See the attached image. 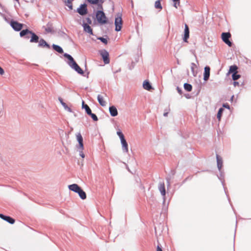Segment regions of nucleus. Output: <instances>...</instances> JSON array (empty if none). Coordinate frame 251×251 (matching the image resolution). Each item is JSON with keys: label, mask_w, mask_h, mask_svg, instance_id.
<instances>
[{"label": "nucleus", "mask_w": 251, "mask_h": 251, "mask_svg": "<svg viewBox=\"0 0 251 251\" xmlns=\"http://www.w3.org/2000/svg\"><path fill=\"white\" fill-rule=\"evenodd\" d=\"M83 150H78V151H79L80 156H81L82 158H84L85 157V155H84V153L83 152Z\"/></svg>", "instance_id": "c9c22d12"}, {"label": "nucleus", "mask_w": 251, "mask_h": 251, "mask_svg": "<svg viewBox=\"0 0 251 251\" xmlns=\"http://www.w3.org/2000/svg\"><path fill=\"white\" fill-rule=\"evenodd\" d=\"M85 109V111H86V112L87 113V114L88 115L89 114H90L91 112V109L90 108V107L88 106V105H86L85 106H84V108Z\"/></svg>", "instance_id": "2f4dec72"}, {"label": "nucleus", "mask_w": 251, "mask_h": 251, "mask_svg": "<svg viewBox=\"0 0 251 251\" xmlns=\"http://www.w3.org/2000/svg\"><path fill=\"white\" fill-rule=\"evenodd\" d=\"M0 218H1L2 219L7 221V222H8L9 223L11 224H13L15 221L14 219H13L12 218L9 217V216H5L2 214H0Z\"/></svg>", "instance_id": "9b49d317"}, {"label": "nucleus", "mask_w": 251, "mask_h": 251, "mask_svg": "<svg viewBox=\"0 0 251 251\" xmlns=\"http://www.w3.org/2000/svg\"><path fill=\"white\" fill-rule=\"evenodd\" d=\"M177 90H178V92L179 93V94H181V90H180L178 87H177Z\"/></svg>", "instance_id": "79ce46f5"}, {"label": "nucleus", "mask_w": 251, "mask_h": 251, "mask_svg": "<svg viewBox=\"0 0 251 251\" xmlns=\"http://www.w3.org/2000/svg\"><path fill=\"white\" fill-rule=\"evenodd\" d=\"M237 67L236 66V65H232V66H231L230 67V68H229V71H228V73L229 74H230V73H237Z\"/></svg>", "instance_id": "5701e85b"}, {"label": "nucleus", "mask_w": 251, "mask_h": 251, "mask_svg": "<svg viewBox=\"0 0 251 251\" xmlns=\"http://www.w3.org/2000/svg\"><path fill=\"white\" fill-rule=\"evenodd\" d=\"M184 88L188 92L191 91L192 89V85L190 84L186 83L184 84Z\"/></svg>", "instance_id": "bb28decb"}, {"label": "nucleus", "mask_w": 251, "mask_h": 251, "mask_svg": "<svg viewBox=\"0 0 251 251\" xmlns=\"http://www.w3.org/2000/svg\"><path fill=\"white\" fill-rule=\"evenodd\" d=\"M121 143L123 146V148L124 150H125V152H128V145H127V143L126 139H125V137L122 139H121Z\"/></svg>", "instance_id": "aec40b11"}, {"label": "nucleus", "mask_w": 251, "mask_h": 251, "mask_svg": "<svg viewBox=\"0 0 251 251\" xmlns=\"http://www.w3.org/2000/svg\"><path fill=\"white\" fill-rule=\"evenodd\" d=\"M173 1L175 2L174 6L176 8L178 7V6L180 5V0H173Z\"/></svg>", "instance_id": "7c9ffc66"}, {"label": "nucleus", "mask_w": 251, "mask_h": 251, "mask_svg": "<svg viewBox=\"0 0 251 251\" xmlns=\"http://www.w3.org/2000/svg\"><path fill=\"white\" fill-rule=\"evenodd\" d=\"M156 251H163L159 246H157Z\"/></svg>", "instance_id": "ea45409f"}, {"label": "nucleus", "mask_w": 251, "mask_h": 251, "mask_svg": "<svg viewBox=\"0 0 251 251\" xmlns=\"http://www.w3.org/2000/svg\"><path fill=\"white\" fill-rule=\"evenodd\" d=\"M45 30L47 32L49 33L52 31V27L50 26H49V25H48V27L45 28Z\"/></svg>", "instance_id": "72a5a7b5"}, {"label": "nucleus", "mask_w": 251, "mask_h": 251, "mask_svg": "<svg viewBox=\"0 0 251 251\" xmlns=\"http://www.w3.org/2000/svg\"><path fill=\"white\" fill-rule=\"evenodd\" d=\"M143 87L145 89L147 90H150L151 89V86L148 81H144L143 83Z\"/></svg>", "instance_id": "412c9836"}, {"label": "nucleus", "mask_w": 251, "mask_h": 251, "mask_svg": "<svg viewBox=\"0 0 251 251\" xmlns=\"http://www.w3.org/2000/svg\"><path fill=\"white\" fill-rule=\"evenodd\" d=\"M77 12L81 15H84L87 13V5L85 4H81L77 10Z\"/></svg>", "instance_id": "6e6552de"}, {"label": "nucleus", "mask_w": 251, "mask_h": 251, "mask_svg": "<svg viewBox=\"0 0 251 251\" xmlns=\"http://www.w3.org/2000/svg\"><path fill=\"white\" fill-rule=\"evenodd\" d=\"M100 54L102 57L104 63L106 64H109L110 60L108 52L105 50H102L100 51Z\"/></svg>", "instance_id": "423d86ee"}, {"label": "nucleus", "mask_w": 251, "mask_h": 251, "mask_svg": "<svg viewBox=\"0 0 251 251\" xmlns=\"http://www.w3.org/2000/svg\"><path fill=\"white\" fill-rule=\"evenodd\" d=\"M86 104H85L84 101H82V107L84 108V106H85Z\"/></svg>", "instance_id": "c03bdc74"}, {"label": "nucleus", "mask_w": 251, "mask_h": 251, "mask_svg": "<svg viewBox=\"0 0 251 251\" xmlns=\"http://www.w3.org/2000/svg\"><path fill=\"white\" fill-rule=\"evenodd\" d=\"M217 161L218 167L219 169H221L222 167V160L218 155H217Z\"/></svg>", "instance_id": "a878e982"}, {"label": "nucleus", "mask_w": 251, "mask_h": 251, "mask_svg": "<svg viewBox=\"0 0 251 251\" xmlns=\"http://www.w3.org/2000/svg\"><path fill=\"white\" fill-rule=\"evenodd\" d=\"M10 25L12 27V28L16 30V31H20L21 30L23 26V25L22 24H20L16 21H12L10 23Z\"/></svg>", "instance_id": "0eeeda50"}, {"label": "nucleus", "mask_w": 251, "mask_h": 251, "mask_svg": "<svg viewBox=\"0 0 251 251\" xmlns=\"http://www.w3.org/2000/svg\"><path fill=\"white\" fill-rule=\"evenodd\" d=\"M98 100L100 105L105 106L106 104V102L104 100V98L103 96L99 95L98 96Z\"/></svg>", "instance_id": "dca6fc26"}, {"label": "nucleus", "mask_w": 251, "mask_h": 251, "mask_svg": "<svg viewBox=\"0 0 251 251\" xmlns=\"http://www.w3.org/2000/svg\"><path fill=\"white\" fill-rule=\"evenodd\" d=\"M77 140L79 143V145L77 147L78 150H83L84 146L83 143V138L80 133L76 135Z\"/></svg>", "instance_id": "1a4fd4ad"}, {"label": "nucleus", "mask_w": 251, "mask_h": 251, "mask_svg": "<svg viewBox=\"0 0 251 251\" xmlns=\"http://www.w3.org/2000/svg\"><path fill=\"white\" fill-rule=\"evenodd\" d=\"M109 112L111 115L115 117L118 115V111L116 107L112 106L109 107Z\"/></svg>", "instance_id": "6ab92c4d"}, {"label": "nucleus", "mask_w": 251, "mask_h": 251, "mask_svg": "<svg viewBox=\"0 0 251 251\" xmlns=\"http://www.w3.org/2000/svg\"><path fill=\"white\" fill-rule=\"evenodd\" d=\"M123 25V21L121 14H119L115 20V30L119 31L121 30Z\"/></svg>", "instance_id": "39448f33"}, {"label": "nucleus", "mask_w": 251, "mask_h": 251, "mask_svg": "<svg viewBox=\"0 0 251 251\" xmlns=\"http://www.w3.org/2000/svg\"><path fill=\"white\" fill-rule=\"evenodd\" d=\"M59 100L61 103L63 102L61 99H59Z\"/></svg>", "instance_id": "09e8293b"}, {"label": "nucleus", "mask_w": 251, "mask_h": 251, "mask_svg": "<svg viewBox=\"0 0 251 251\" xmlns=\"http://www.w3.org/2000/svg\"><path fill=\"white\" fill-rule=\"evenodd\" d=\"M223 107H226V108L229 109V106L228 104L226 103L223 104Z\"/></svg>", "instance_id": "58836bf2"}, {"label": "nucleus", "mask_w": 251, "mask_h": 251, "mask_svg": "<svg viewBox=\"0 0 251 251\" xmlns=\"http://www.w3.org/2000/svg\"><path fill=\"white\" fill-rule=\"evenodd\" d=\"M64 56L69 60L68 63L72 68L74 69L76 72L80 75H83L84 74L83 70L75 62L72 56L67 53H65Z\"/></svg>", "instance_id": "f257e3e1"}, {"label": "nucleus", "mask_w": 251, "mask_h": 251, "mask_svg": "<svg viewBox=\"0 0 251 251\" xmlns=\"http://www.w3.org/2000/svg\"><path fill=\"white\" fill-rule=\"evenodd\" d=\"M87 22L89 23V24H91V20H90V18H87Z\"/></svg>", "instance_id": "a19ab883"}, {"label": "nucleus", "mask_w": 251, "mask_h": 251, "mask_svg": "<svg viewBox=\"0 0 251 251\" xmlns=\"http://www.w3.org/2000/svg\"><path fill=\"white\" fill-rule=\"evenodd\" d=\"M61 104H62V105L63 106H66V104L65 102H63Z\"/></svg>", "instance_id": "de8ad7c7"}, {"label": "nucleus", "mask_w": 251, "mask_h": 251, "mask_svg": "<svg viewBox=\"0 0 251 251\" xmlns=\"http://www.w3.org/2000/svg\"><path fill=\"white\" fill-rule=\"evenodd\" d=\"M238 84H239V83H238V82H235H235H234V86H236V85H238Z\"/></svg>", "instance_id": "49530a36"}, {"label": "nucleus", "mask_w": 251, "mask_h": 251, "mask_svg": "<svg viewBox=\"0 0 251 251\" xmlns=\"http://www.w3.org/2000/svg\"><path fill=\"white\" fill-rule=\"evenodd\" d=\"M39 44L38 46L42 48L46 47L48 49L50 48V45L46 42L45 40L43 39H41L40 41H38Z\"/></svg>", "instance_id": "2eb2a0df"}, {"label": "nucleus", "mask_w": 251, "mask_h": 251, "mask_svg": "<svg viewBox=\"0 0 251 251\" xmlns=\"http://www.w3.org/2000/svg\"><path fill=\"white\" fill-rule=\"evenodd\" d=\"M91 4H97L99 8L102 9V3L104 2V0H87Z\"/></svg>", "instance_id": "9d476101"}, {"label": "nucleus", "mask_w": 251, "mask_h": 251, "mask_svg": "<svg viewBox=\"0 0 251 251\" xmlns=\"http://www.w3.org/2000/svg\"><path fill=\"white\" fill-rule=\"evenodd\" d=\"M53 49L59 53H62L63 52L62 49L59 46L53 45L52 46Z\"/></svg>", "instance_id": "b1692460"}, {"label": "nucleus", "mask_w": 251, "mask_h": 251, "mask_svg": "<svg viewBox=\"0 0 251 251\" xmlns=\"http://www.w3.org/2000/svg\"><path fill=\"white\" fill-rule=\"evenodd\" d=\"M30 31H31L27 29L23 30L20 33V36L21 37H23V36H24L26 35L27 34H29V33H30Z\"/></svg>", "instance_id": "393cba45"}, {"label": "nucleus", "mask_w": 251, "mask_h": 251, "mask_svg": "<svg viewBox=\"0 0 251 251\" xmlns=\"http://www.w3.org/2000/svg\"><path fill=\"white\" fill-rule=\"evenodd\" d=\"M189 37V29L188 26L185 24V29H184V35L183 37V41L187 43L188 42V39Z\"/></svg>", "instance_id": "f8f14e48"}, {"label": "nucleus", "mask_w": 251, "mask_h": 251, "mask_svg": "<svg viewBox=\"0 0 251 251\" xmlns=\"http://www.w3.org/2000/svg\"><path fill=\"white\" fill-rule=\"evenodd\" d=\"M98 39L100 40L102 43H103L105 45L107 44V40L105 38H104L103 37H99L98 38Z\"/></svg>", "instance_id": "473e14b6"}, {"label": "nucleus", "mask_w": 251, "mask_h": 251, "mask_svg": "<svg viewBox=\"0 0 251 251\" xmlns=\"http://www.w3.org/2000/svg\"><path fill=\"white\" fill-rule=\"evenodd\" d=\"M232 79L234 80H237L240 77V75H238L237 74V73H233L232 74Z\"/></svg>", "instance_id": "c85d7f7f"}, {"label": "nucleus", "mask_w": 251, "mask_h": 251, "mask_svg": "<svg viewBox=\"0 0 251 251\" xmlns=\"http://www.w3.org/2000/svg\"><path fill=\"white\" fill-rule=\"evenodd\" d=\"M31 35V39L30 42L31 43H37L39 41V37L34 32L30 31L29 33Z\"/></svg>", "instance_id": "ddd939ff"}, {"label": "nucleus", "mask_w": 251, "mask_h": 251, "mask_svg": "<svg viewBox=\"0 0 251 251\" xmlns=\"http://www.w3.org/2000/svg\"><path fill=\"white\" fill-rule=\"evenodd\" d=\"M64 108H65L66 110H67L68 111H69V112H71V111H72L70 107H69L67 106V104H66V106H64Z\"/></svg>", "instance_id": "4c0bfd02"}, {"label": "nucleus", "mask_w": 251, "mask_h": 251, "mask_svg": "<svg viewBox=\"0 0 251 251\" xmlns=\"http://www.w3.org/2000/svg\"><path fill=\"white\" fill-rule=\"evenodd\" d=\"M158 189L161 192L162 196H165L166 194L165 187L164 182L160 183L158 186Z\"/></svg>", "instance_id": "f3484780"}, {"label": "nucleus", "mask_w": 251, "mask_h": 251, "mask_svg": "<svg viewBox=\"0 0 251 251\" xmlns=\"http://www.w3.org/2000/svg\"><path fill=\"white\" fill-rule=\"evenodd\" d=\"M84 30L91 35H93V30L90 26L87 24H84L83 25Z\"/></svg>", "instance_id": "a211bd4d"}, {"label": "nucleus", "mask_w": 251, "mask_h": 251, "mask_svg": "<svg viewBox=\"0 0 251 251\" xmlns=\"http://www.w3.org/2000/svg\"><path fill=\"white\" fill-rule=\"evenodd\" d=\"M4 73L3 69L0 66V75H2Z\"/></svg>", "instance_id": "e433bc0d"}, {"label": "nucleus", "mask_w": 251, "mask_h": 251, "mask_svg": "<svg viewBox=\"0 0 251 251\" xmlns=\"http://www.w3.org/2000/svg\"><path fill=\"white\" fill-rule=\"evenodd\" d=\"M210 67L208 66H206L204 68V80H207L210 76Z\"/></svg>", "instance_id": "4468645a"}, {"label": "nucleus", "mask_w": 251, "mask_h": 251, "mask_svg": "<svg viewBox=\"0 0 251 251\" xmlns=\"http://www.w3.org/2000/svg\"><path fill=\"white\" fill-rule=\"evenodd\" d=\"M88 115L91 117L94 121H97L98 120L97 116L95 114L92 113V112Z\"/></svg>", "instance_id": "c756f323"}, {"label": "nucleus", "mask_w": 251, "mask_h": 251, "mask_svg": "<svg viewBox=\"0 0 251 251\" xmlns=\"http://www.w3.org/2000/svg\"><path fill=\"white\" fill-rule=\"evenodd\" d=\"M231 34L229 32H223L221 34V38L223 42L229 47H231L232 43L229 41L231 38Z\"/></svg>", "instance_id": "20e7f679"}, {"label": "nucleus", "mask_w": 251, "mask_h": 251, "mask_svg": "<svg viewBox=\"0 0 251 251\" xmlns=\"http://www.w3.org/2000/svg\"><path fill=\"white\" fill-rule=\"evenodd\" d=\"M223 110H224L223 108H221L219 109V110L218 111V112L217 114V118L219 120H220V119H221Z\"/></svg>", "instance_id": "cd10ccee"}, {"label": "nucleus", "mask_w": 251, "mask_h": 251, "mask_svg": "<svg viewBox=\"0 0 251 251\" xmlns=\"http://www.w3.org/2000/svg\"><path fill=\"white\" fill-rule=\"evenodd\" d=\"M29 34H27L26 35H25V38H26V39H29L30 38V36L29 35Z\"/></svg>", "instance_id": "37998d69"}, {"label": "nucleus", "mask_w": 251, "mask_h": 251, "mask_svg": "<svg viewBox=\"0 0 251 251\" xmlns=\"http://www.w3.org/2000/svg\"><path fill=\"white\" fill-rule=\"evenodd\" d=\"M168 112H165V113H164V116H165V117H166V116H168Z\"/></svg>", "instance_id": "a18cd8bd"}, {"label": "nucleus", "mask_w": 251, "mask_h": 251, "mask_svg": "<svg viewBox=\"0 0 251 251\" xmlns=\"http://www.w3.org/2000/svg\"><path fill=\"white\" fill-rule=\"evenodd\" d=\"M98 8L99 9V7ZM102 9H102H100V10L98 11L96 15L98 22L101 25L105 24L107 23V18L104 13L102 11Z\"/></svg>", "instance_id": "7ed1b4c3"}, {"label": "nucleus", "mask_w": 251, "mask_h": 251, "mask_svg": "<svg viewBox=\"0 0 251 251\" xmlns=\"http://www.w3.org/2000/svg\"><path fill=\"white\" fill-rule=\"evenodd\" d=\"M73 0H65L64 1L65 5L67 6L71 10L73 9L72 2Z\"/></svg>", "instance_id": "4be33fe9"}, {"label": "nucleus", "mask_w": 251, "mask_h": 251, "mask_svg": "<svg viewBox=\"0 0 251 251\" xmlns=\"http://www.w3.org/2000/svg\"><path fill=\"white\" fill-rule=\"evenodd\" d=\"M117 134L119 136L120 139L125 137L124 134L121 131H118L117 132Z\"/></svg>", "instance_id": "f704fd0d"}, {"label": "nucleus", "mask_w": 251, "mask_h": 251, "mask_svg": "<svg viewBox=\"0 0 251 251\" xmlns=\"http://www.w3.org/2000/svg\"><path fill=\"white\" fill-rule=\"evenodd\" d=\"M69 188L70 190L78 194L80 198L85 200L86 198L85 192L76 184H73L69 185Z\"/></svg>", "instance_id": "f03ea898"}]
</instances>
